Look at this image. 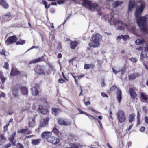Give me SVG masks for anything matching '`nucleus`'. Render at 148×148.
Instances as JSON below:
<instances>
[{
  "instance_id": "f257e3e1",
  "label": "nucleus",
  "mask_w": 148,
  "mask_h": 148,
  "mask_svg": "<svg viewBox=\"0 0 148 148\" xmlns=\"http://www.w3.org/2000/svg\"><path fill=\"white\" fill-rule=\"evenodd\" d=\"M145 3H141V5L138 7L135 12L137 23L141 30L145 31V26L148 22V15L140 17L145 8Z\"/></svg>"
},
{
  "instance_id": "f03ea898",
  "label": "nucleus",
  "mask_w": 148,
  "mask_h": 148,
  "mask_svg": "<svg viewBox=\"0 0 148 148\" xmlns=\"http://www.w3.org/2000/svg\"><path fill=\"white\" fill-rule=\"evenodd\" d=\"M105 20H108L111 25H118V26L117 29L122 31L124 30V27L126 26V24L123 23L120 20L114 19L113 15H108L104 16Z\"/></svg>"
},
{
  "instance_id": "7ed1b4c3",
  "label": "nucleus",
  "mask_w": 148,
  "mask_h": 148,
  "mask_svg": "<svg viewBox=\"0 0 148 148\" xmlns=\"http://www.w3.org/2000/svg\"><path fill=\"white\" fill-rule=\"evenodd\" d=\"M82 5L89 9L92 12L98 11V5L95 3H92L87 0H82Z\"/></svg>"
},
{
  "instance_id": "20e7f679",
  "label": "nucleus",
  "mask_w": 148,
  "mask_h": 148,
  "mask_svg": "<svg viewBox=\"0 0 148 148\" xmlns=\"http://www.w3.org/2000/svg\"><path fill=\"white\" fill-rule=\"evenodd\" d=\"M116 115L118 121L119 122L122 123L125 121L126 117L125 114L123 111L121 110H119Z\"/></svg>"
},
{
  "instance_id": "39448f33",
  "label": "nucleus",
  "mask_w": 148,
  "mask_h": 148,
  "mask_svg": "<svg viewBox=\"0 0 148 148\" xmlns=\"http://www.w3.org/2000/svg\"><path fill=\"white\" fill-rule=\"evenodd\" d=\"M18 40L16 36H13L8 38L6 41L7 45H10L15 42Z\"/></svg>"
},
{
  "instance_id": "423d86ee",
  "label": "nucleus",
  "mask_w": 148,
  "mask_h": 148,
  "mask_svg": "<svg viewBox=\"0 0 148 148\" xmlns=\"http://www.w3.org/2000/svg\"><path fill=\"white\" fill-rule=\"evenodd\" d=\"M47 141L52 143L53 144L56 145L60 142V139L58 138L51 136L47 138Z\"/></svg>"
},
{
  "instance_id": "0eeeda50",
  "label": "nucleus",
  "mask_w": 148,
  "mask_h": 148,
  "mask_svg": "<svg viewBox=\"0 0 148 148\" xmlns=\"http://www.w3.org/2000/svg\"><path fill=\"white\" fill-rule=\"evenodd\" d=\"M35 71L37 74L43 75H45L44 70L40 66H38L36 67Z\"/></svg>"
},
{
  "instance_id": "6e6552de",
  "label": "nucleus",
  "mask_w": 148,
  "mask_h": 148,
  "mask_svg": "<svg viewBox=\"0 0 148 148\" xmlns=\"http://www.w3.org/2000/svg\"><path fill=\"white\" fill-rule=\"evenodd\" d=\"M38 85L35 84L34 86L31 88L32 94L34 96H36L39 94V92L38 91V88H39Z\"/></svg>"
},
{
  "instance_id": "1a4fd4ad",
  "label": "nucleus",
  "mask_w": 148,
  "mask_h": 148,
  "mask_svg": "<svg viewBox=\"0 0 148 148\" xmlns=\"http://www.w3.org/2000/svg\"><path fill=\"white\" fill-rule=\"evenodd\" d=\"M100 45L99 42L94 41L92 39L91 41L89 44V45L91 47H98Z\"/></svg>"
},
{
  "instance_id": "9d476101",
  "label": "nucleus",
  "mask_w": 148,
  "mask_h": 148,
  "mask_svg": "<svg viewBox=\"0 0 148 148\" xmlns=\"http://www.w3.org/2000/svg\"><path fill=\"white\" fill-rule=\"evenodd\" d=\"M49 120V119L48 117H47L45 119H42L40 124V126L42 127L46 126L48 124Z\"/></svg>"
},
{
  "instance_id": "9b49d317",
  "label": "nucleus",
  "mask_w": 148,
  "mask_h": 148,
  "mask_svg": "<svg viewBox=\"0 0 148 148\" xmlns=\"http://www.w3.org/2000/svg\"><path fill=\"white\" fill-rule=\"evenodd\" d=\"M58 123L60 125L64 126H68L71 124L70 122H67L65 121L63 119H61L58 121Z\"/></svg>"
},
{
  "instance_id": "f8f14e48",
  "label": "nucleus",
  "mask_w": 148,
  "mask_h": 148,
  "mask_svg": "<svg viewBox=\"0 0 148 148\" xmlns=\"http://www.w3.org/2000/svg\"><path fill=\"white\" fill-rule=\"evenodd\" d=\"M16 135V132L11 134L9 137V140L11 142L14 146H16V140L14 139Z\"/></svg>"
},
{
  "instance_id": "ddd939ff",
  "label": "nucleus",
  "mask_w": 148,
  "mask_h": 148,
  "mask_svg": "<svg viewBox=\"0 0 148 148\" xmlns=\"http://www.w3.org/2000/svg\"><path fill=\"white\" fill-rule=\"evenodd\" d=\"M30 105H31V104L29 102H28L27 103V104L26 105V107L25 108V107H24L23 108L22 110L19 113V115L21 116L22 117V119H23V118L24 117V116H23V115H22L23 114V112L24 111H26V110H28L29 108L30 107V106H31Z\"/></svg>"
},
{
  "instance_id": "4468645a",
  "label": "nucleus",
  "mask_w": 148,
  "mask_h": 148,
  "mask_svg": "<svg viewBox=\"0 0 148 148\" xmlns=\"http://www.w3.org/2000/svg\"><path fill=\"white\" fill-rule=\"evenodd\" d=\"M140 99L142 101H146L148 99V95L146 94L141 92L140 94Z\"/></svg>"
},
{
  "instance_id": "2eb2a0df",
  "label": "nucleus",
  "mask_w": 148,
  "mask_h": 148,
  "mask_svg": "<svg viewBox=\"0 0 148 148\" xmlns=\"http://www.w3.org/2000/svg\"><path fill=\"white\" fill-rule=\"evenodd\" d=\"M20 74V72L18 71L16 68H13L12 69L10 75H17Z\"/></svg>"
},
{
  "instance_id": "dca6fc26",
  "label": "nucleus",
  "mask_w": 148,
  "mask_h": 148,
  "mask_svg": "<svg viewBox=\"0 0 148 148\" xmlns=\"http://www.w3.org/2000/svg\"><path fill=\"white\" fill-rule=\"evenodd\" d=\"M135 4V0H130V1L128 10L129 11H131L132 9L134 7Z\"/></svg>"
},
{
  "instance_id": "f3484780",
  "label": "nucleus",
  "mask_w": 148,
  "mask_h": 148,
  "mask_svg": "<svg viewBox=\"0 0 148 148\" xmlns=\"http://www.w3.org/2000/svg\"><path fill=\"white\" fill-rule=\"evenodd\" d=\"M51 133L49 132H45L42 134V137L46 139L47 140V138L51 136Z\"/></svg>"
},
{
  "instance_id": "a211bd4d",
  "label": "nucleus",
  "mask_w": 148,
  "mask_h": 148,
  "mask_svg": "<svg viewBox=\"0 0 148 148\" xmlns=\"http://www.w3.org/2000/svg\"><path fill=\"white\" fill-rule=\"evenodd\" d=\"M130 93L131 97L133 99L135 98L137 95L134 90L132 88L130 89Z\"/></svg>"
},
{
  "instance_id": "6ab92c4d",
  "label": "nucleus",
  "mask_w": 148,
  "mask_h": 148,
  "mask_svg": "<svg viewBox=\"0 0 148 148\" xmlns=\"http://www.w3.org/2000/svg\"><path fill=\"white\" fill-rule=\"evenodd\" d=\"M101 37V36L99 34H97L92 37V39L94 41L99 42Z\"/></svg>"
},
{
  "instance_id": "aec40b11",
  "label": "nucleus",
  "mask_w": 148,
  "mask_h": 148,
  "mask_svg": "<svg viewBox=\"0 0 148 148\" xmlns=\"http://www.w3.org/2000/svg\"><path fill=\"white\" fill-rule=\"evenodd\" d=\"M19 88L17 86H15L12 90V94L15 97L18 96V92Z\"/></svg>"
},
{
  "instance_id": "412c9836",
  "label": "nucleus",
  "mask_w": 148,
  "mask_h": 148,
  "mask_svg": "<svg viewBox=\"0 0 148 148\" xmlns=\"http://www.w3.org/2000/svg\"><path fill=\"white\" fill-rule=\"evenodd\" d=\"M22 93L25 95H27L28 93V90L27 88L25 87H22L21 88Z\"/></svg>"
},
{
  "instance_id": "4be33fe9",
  "label": "nucleus",
  "mask_w": 148,
  "mask_h": 148,
  "mask_svg": "<svg viewBox=\"0 0 148 148\" xmlns=\"http://www.w3.org/2000/svg\"><path fill=\"white\" fill-rule=\"evenodd\" d=\"M78 42L77 41H75L71 42H70V48L72 49H74L77 46Z\"/></svg>"
},
{
  "instance_id": "5701e85b",
  "label": "nucleus",
  "mask_w": 148,
  "mask_h": 148,
  "mask_svg": "<svg viewBox=\"0 0 148 148\" xmlns=\"http://www.w3.org/2000/svg\"><path fill=\"white\" fill-rule=\"evenodd\" d=\"M0 5L5 8H7L8 6L5 0H0Z\"/></svg>"
},
{
  "instance_id": "b1692460",
  "label": "nucleus",
  "mask_w": 148,
  "mask_h": 148,
  "mask_svg": "<svg viewBox=\"0 0 148 148\" xmlns=\"http://www.w3.org/2000/svg\"><path fill=\"white\" fill-rule=\"evenodd\" d=\"M121 91L120 90H118L117 92V100L118 102H120L121 99L122 98Z\"/></svg>"
},
{
  "instance_id": "393cba45",
  "label": "nucleus",
  "mask_w": 148,
  "mask_h": 148,
  "mask_svg": "<svg viewBox=\"0 0 148 148\" xmlns=\"http://www.w3.org/2000/svg\"><path fill=\"white\" fill-rule=\"evenodd\" d=\"M94 67V65L92 64H85L84 66V69H89L93 68Z\"/></svg>"
},
{
  "instance_id": "a878e982",
  "label": "nucleus",
  "mask_w": 148,
  "mask_h": 148,
  "mask_svg": "<svg viewBox=\"0 0 148 148\" xmlns=\"http://www.w3.org/2000/svg\"><path fill=\"white\" fill-rule=\"evenodd\" d=\"M135 115L134 114H132L129 115V122L132 123V122L134 121L135 120L134 117Z\"/></svg>"
},
{
  "instance_id": "bb28decb",
  "label": "nucleus",
  "mask_w": 148,
  "mask_h": 148,
  "mask_svg": "<svg viewBox=\"0 0 148 148\" xmlns=\"http://www.w3.org/2000/svg\"><path fill=\"white\" fill-rule=\"evenodd\" d=\"M52 114L55 115H56L60 112V110L58 109L53 108L52 109Z\"/></svg>"
},
{
  "instance_id": "cd10ccee",
  "label": "nucleus",
  "mask_w": 148,
  "mask_h": 148,
  "mask_svg": "<svg viewBox=\"0 0 148 148\" xmlns=\"http://www.w3.org/2000/svg\"><path fill=\"white\" fill-rule=\"evenodd\" d=\"M0 79L3 84L4 83L6 80V78L3 75V73L1 71H0Z\"/></svg>"
},
{
  "instance_id": "c85d7f7f",
  "label": "nucleus",
  "mask_w": 148,
  "mask_h": 148,
  "mask_svg": "<svg viewBox=\"0 0 148 148\" xmlns=\"http://www.w3.org/2000/svg\"><path fill=\"white\" fill-rule=\"evenodd\" d=\"M35 122V119L34 118L32 119V121H29V126L31 127H33L34 125V123Z\"/></svg>"
},
{
  "instance_id": "c756f323",
  "label": "nucleus",
  "mask_w": 148,
  "mask_h": 148,
  "mask_svg": "<svg viewBox=\"0 0 148 148\" xmlns=\"http://www.w3.org/2000/svg\"><path fill=\"white\" fill-rule=\"evenodd\" d=\"M144 41L143 39H137L136 42V45H140L141 44H143L144 43Z\"/></svg>"
},
{
  "instance_id": "7c9ffc66",
  "label": "nucleus",
  "mask_w": 148,
  "mask_h": 148,
  "mask_svg": "<svg viewBox=\"0 0 148 148\" xmlns=\"http://www.w3.org/2000/svg\"><path fill=\"white\" fill-rule=\"evenodd\" d=\"M122 3L121 1H117L114 3L112 5L113 8H115Z\"/></svg>"
},
{
  "instance_id": "2f4dec72",
  "label": "nucleus",
  "mask_w": 148,
  "mask_h": 148,
  "mask_svg": "<svg viewBox=\"0 0 148 148\" xmlns=\"http://www.w3.org/2000/svg\"><path fill=\"white\" fill-rule=\"evenodd\" d=\"M42 58L41 57L38 59H36L33 61H32L30 62L29 64H31L32 63H35L38 62H40L42 60Z\"/></svg>"
},
{
  "instance_id": "473e14b6",
  "label": "nucleus",
  "mask_w": 148,
  "mask_h": 148,
  "mask_svg": "<svg viewBox=\"0 0 148 148\" xmlns=\"http://www.w3.org/2000/svg\"><path fill=\"white\" fill-rule=\"evenodd\" d=\"M136 75L135 74H132L129 75V80H132L135 79L136 77Z\"/></svg>"
},
{
  "instance_id": "72a5a7b5",
  "label": "nucleus",
  "mask_w": 148,
  "mask_h": 148,
  "mask_svg": "<svg viewBox=\"0 0 148 148\" xmlns=\"http://www.w3.org/2000/svg\"><path fill=\"white\" fill-rule=\"evenodd\" d=\"M40 140H32V143L34 145H37L40 143Z\"/></svg>"
},
{
  "instance_id": "f704fd0d",
  "label": "nucleus",
  "mask_w": 148,
  "mask_h": 148,
  "mask_svg": "<svg viewBox=\"0 0 148 148\" xmlns=\"http://www.w3.org/2000/svg\"><path fill=\"white\" fill-rule=\"evenodd\" d=\"M28 129H23L22 130H18V133H26L27 132Z\"/></svg>"
},
{
  "instance_id": "c9c22d12",
  "label": "nucleus",
  "mask_w": 148,
  "mask_h": 148,
  "mask_svg": "<svg viewBox=\"0 0 148 148\" xmlns=\"http://www.w3.org/2000/svg\"><path fill=\"white\" fill-rule=\"evenodd\" d=\"M25 41L24 40H19L16 42V45L21 44L23 45L25 43Z\"/></svg>"
},
{
  "instance_id": "e433bc0d",
  "label": "nucleus",
  "mask_w": 148,
  "mask_h": 148,
  "mask_svg": "<svg viewBox=\"0 0 148 148\" xmlns=\"http://www.w3.org/2000/svg\"><path fill=\"white\" fill-rule=\"evenodd\" d=\"M122 39L125 40H126L128 39L129 38V36L128 35H122Z\"/></svg>"
},
{
  "instance_id": "4c0bfd02",
  "label": "nucleus",
  "mask_w": 148,
  "mask_h": 148,
  "mask_svg": "<svg viewBox=\"0 0 148 148\" xmlns=\"http://www.w3.org/2000/svg\"><path fill=\"white\" fill-rule=\"evenodd\" d=\"M71 148H79V146L78 144H73L71 146Z\"/></svg>"
},
{
  "instance_id": "58836bf2",
  "label": "nucleus",
  "mask_w": 148,
  "mask_h": 148,
  "mask_svg": "<svg viewBox=\"0 0 148 148\" xmlns=\"http://www.w3.org/2000/svg\"><path fill=\"white\" fill-rule=\"evenodd\" d=\"M17 146L18 148H24L23 145L19 143H17Z\"/></svg>"
},
{
  "instance_id": "ea45409f",
  "label": "nucleus",
  "mask_w": 148,
  "mask_h": 148,
  "mask_svg": "<svg viewBox=\"0 0 148 148\" xmlns=\"http://www.w3.org/2000/svg\"><path fill=\"white\" fill-rule=\"evenodd\" d=\"M52 131L55 134H57L59 132L58 130L56 128H53V129Z\"/></svg>"
},
{
  "instance_id": "a19ab883",
  "label": "nucleus",
  "mask_w": 148,
  "mask_h": 148,
  "mask_svg": "<svg viewBox=\"0 0 148 148\" xmlns=\"http://www.w3.org/2000/svg\"><path fill=\"white\" fill-rule=\"evenodd\" d=\"M130 60L133 62L136 63L137 61V60L134 58H131L130 59Z\"/></svg>"
},
{
  "instance_id": "79ce46f5",
  "label": "nucleus",
  "mask_w": 148,
  "mask_h": 148,
  "mask_svg": "<svg viewBox=\"0 0 148 148\" xmlns=\"http://www.w3.org/2000/svg\"><path fill=\"white\" fill-rule=\"evenodd\" d=\"M9 64L7 62L5 63V65L3 66L4 68L6 69H8V68Z\"/></svg>"
},
{
  "instance_id": "37998d69",
  "label": "nucleus",
  "mask_w": 148,
  "mask_h": 148,
  "mask_svg": "<svg viewBox=\"0 0 148 148\" xmlns=\"http://www.w3.org/2000/svg\"><path fill=\"white\" fill-rule=\"evenodd\" d=\"M6 139V138L4 136L3 134H1L0 135V139L3 140Z\"/></svg>"
},
{
  "instance_id": "c03bdc74",
  "label": "nucleus",
  "mask_w": 148,
  "mask_h": 148,
  "mask_svg": "<svg viewBox=\"0 0 148 148\" xmlns=\"http://www.w3.org/2000/svg\"><path fill=\"white\" fill-rule=\"evenodd\" d=\"M5 94L3 92H1L0 93V98H1L2 97H5Z\"/></svg>"
},
{
  "instance_id": "a18cd8bd",
  "label": "nucleus",
  "mask_w": 148,
  "mask_h": 148,
  "mask_svg": "<svg viewBox=\"0 0 148 148\" xmlns=\"http://www.w3.org/2000/svg\"><path fill=\"white\" fill-rule=\"evenodd\" d=\"M4 17H8V18L10 17L11 16V15L10 13L9 12H8L6 13V14L4 15Z\"/></svg>"
},
{
  "instance_id": "49530a36",
  "label": "nucleus",
  "mask_w": 148,
  "mask_h": 148,
  "mask_svg": "<svg viewBox=\"0 0 148 148\" xmlns=\"http://www.w3.org/2000/svg\"><path fill=\"white\" fill-rule=\"evenodd\" d=\"M42 2H43V3L44 4L45 8H48L49 7V6H48V7H47V3L45 1H43Z\"/></svg>"
},
{
  "instance_id": "de8ad7c7",
  "label": "nucleus",
  "mask_w": 148,
  "mask_h": 148,
  "mask_svg": "<svg viewBox=\"0 0 148 148\" xmlns=\"http://www.w3.org/2000/svg\"><path fill=\"white\" fill-rule=\"evenodd\" d=\"M11 145V144L10 143H8V144H5L4 145V147L5 148H8L9 147H10Z\"/></svg>"
},
{
  "instance_id": "09e8293b",
  "label": "nucleus",
  "mask_w": 148,
  "mask_h": 148,
  "mask_svg": "<svg viewBox=\"0 0 148 148\" xmlns=\"http://www.w3.org/2000/svg\"><path fill=\"white\" fill-rule=\"evenodd\" d=\"M63 0H59L57 2V3L59 5L63 4L64 3Z\"/></svg>"
},
{
  "instance_id": "8fccbe9b",
  "label": "nucleus",
  "mask_w": 148,
  "mask_h": 148,
  "mask_svg": "<svg viewBox=\"0 0 148 148\" xmlns=\"http://www.w3.org/2000/svg\"><path fill=\"white\" fill-rule=\"evenodd\" d=\"M43 110H44L43 108H42L40 107L39 108L38 110V111L39 113H41V112H43Z\"/></svg>"
},
{
  "instance_id": "3c124183",
  "label": "nucleus",
  "mask_w": 148,
  "mask_h": 148,
  "mask_svg": "<svg viewBox=\"0 0 148 148\" xmlns=\"http://www.w3.org/2000/svg\"><path fill=\"white\" fill-rule=\"evenodd\" d=\"M43 110V112H41V113L43 114H45L48 112V110Z\"/></svg>"
},
{
  "instance_id": "603ef678",
  "label": "nucleus",
  "mask_w": 148,
  "mask_h": 148,
  "mask_svg": "<svg viewBox=\"0 0 148 148\" xmlns=\"http://www.w3.org/2000/svg\"><path fill=\"white\" fill-rule=\"evenodd\" d=\"M116 88V86H112L110 88V90L111 91H113Z\"/></svg>"
},
{
  "instance_id": "864d4df0",
  "label": "nucleus",
  "mask_w": 148,
  "mask_h": 148,
  "mask_svg": "<svg viewBox=\"0 0 148 148\" xmlns=\"http://www.w3.org/2000/svg\"><path fill=\"white\" fill-rule=\"evenodd\" d=\"M145 127L142 126L140 128V130L141 132H143L145 131Z\"/></svg>"
},
{
  "instance_id": "5fc2aeb1",
  "label": "nucleus",
  "mask_w": 148,
  "mask_h": 148,
  "mask_svg": "<svg viewBox=\"0 0 148 148\" xmlns=\"http://www.w3.org/2000/svg\"><path fill=\"white\" fill-rule=\"evenodd\" d=\"M58 82L59 83H62L64 82V80L63 79L60 78L59 79Z\"/></svg>"
},
{
  "instance_id": "6e6d98bb",
  "label": "nucleus",
  "mask_w": 148,
  "mask_h": 148,
  "mask_svg": "<svg viewBox=\"0 0 148 148\" xmlns=\"http://www.w3.org/2000/svg\"><path fill=\"white\" fill-rule=\"evenodd\" d=\"M84 76V74H82L81 75H79L78 76H77V77L78 78H81L82 77H83Z\"/></svg>"
},
{
  "instance_id": "4d7b16f0",
  "label": "nucleus",
  "mask_w": 148,
  "mask_h": 148,
  "mask_svg": "<svg viewBox=\"0 0 148 148\" xmlns=\"http://www.w3.org/2000/svg\"><path fill=\"white\" fill-rule=\"evenodd\" d=\"M101 95L103 97H108L107 95L104 92L102 93Z\"/></svg>"
},
{
  "instance_id": "13d9d810",
  "label": "nucleus",
  "mask_w": 148,
  "mask_h": 148,
  "mask_svg": "<svg viewBox=\"0 0 148 148\" xmlns=\"http://www.w3.org/2000/svg\"><path fill=\"white\" fill-rule=\"evenodd\" d=\"M8 114H9V115H12L13 113H14V112L13 111H8Z\"/></svg>"
},
{
  "instance_id": "bf43d9fd",
  "label": "nucleus",
  "mask_w": 148,
  "mask_h": 148,
  "mask_svg": "<svg viewBox=\"0 0 148 148\" xmlns=\"http://www.w3.org/2000/svg\"><path fill=\"white\" fill-rule=\"evenodd\" d=\"M90 102L89 101H86L84 103L85 105L87 106L88 105L90 104Z\"/></svg>"
},
{
  "instance_id": "052dcab7",
  "label": "nucleus",
  "mask_w": 148,
  "mask_h": 148,
  "mask_svg": "<svg viewBox=\"0 0 148 148\" xmlns=\"http://www.w3.org/2000/svg\"><path fill=\"white\" fill-rule=\"evenodd\" d=\"M112 69L113 70V72L115 74H116L118 72V71H116V70H114L113 68H112Z\"/></svg>"
},
{
  "instance_id": "680f3d73",
  "label": "nucleus",
  "mask_w": 148,
  "mask_h": 148,
  "mask_svg": "<svg viewBox=\"0 0 148 148\" xmlns=\"http://www.w3.org/2000/svg\"><path fill=\"white\" fill-rule=\"evenodd\" d=\"M138 114L137 115V117L138 120H139L140 118V114L138 112Z\"/></svg>"
},
{
  "instance_id": "e2e57ef3",
  "label": "nucleus",
  "mask_w": 148,
  "mask_h": 148,
  "mask_svg": "<svg viewBox=\"0 0 148 148\" xmlns=\"http://www.w3.org/2000/svg\"><path fill=\"white\" fill-rule=\"evenodd\" d=\"M145 58V56H144L143 54L142 53H141L140 54V59H141L142 58Z\"/></svg>"
},
{
  "instance_id": "0e129e2a",
  "label": "nucleus",
  "mask_w": 148,
  "mask_h": 148,
  "mask_svg": "<svg viewBox=\"0 0 148 148\" xmlns=\"http://www.w3.org/2000/svg\"><path fill=\"white\" fill-rule=\"evenodd\" d=\"M145 119L146 123H148V117L147 116H146L145 117Z\"/></svg>"
},
{
  "instance_id": "69168bd1",
  "label": "nucleus",
  "mask_w": 148,
  "mask_h": 148,
  "mask_svg": "<svg viewBox=\"0 0 148 148\" xmlns=\"http://www.w3.org/2000/svg\"><path fill=\"white\" fill-rule=\"evenodd\" d=\"M0 53L3 55H5V51L3 50H2L0 52Z\"/></svg>"
},
{
  "instance_id": "338daca9",
  "label": "nucleus",
  "mask_w": 148,
  "mask_h": 148,
  "mask_svg": "<svg viewBox=\"0 0 148 148\" xmlns=\"http://www.w3.org/2000/svg\"><path fill=\"white\" fill-rule=\"evenodd\" d=\"M88 109H89L91 110V111H93V112H94L95 111V110L93 109V108L91 107H89L88 108Z\"/></svg>"
},
{
  "instance_id": "774afa93",
  "label": "nucleus",
  "mask_w": 148,
  "mask_h": 148,
  "mask_svg": "<svg viewBox=\"0 0 148 148\" xmlns=\"http://www.w3.org/2000/svg\"><path fill=\"white\" fill-rule=\"evenodd\" d=\"M145 51L146 52H148V45L145 47Z\"/></svg>"
}]
</instances>
